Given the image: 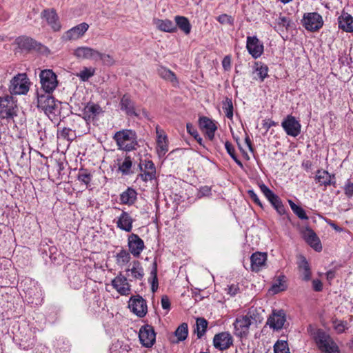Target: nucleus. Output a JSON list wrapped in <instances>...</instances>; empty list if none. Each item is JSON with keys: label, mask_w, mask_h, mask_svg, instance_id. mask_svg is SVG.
<instances>
[{"label": "nucleus", "mask_w": 353, "mask_h": 353, "mask_svg": "<svg viewBox=\"0 0 353 353\" xmlns=\"http://www.w3.org/2000/svg\"><path fill=\"white\" fill-rule=\"evenodd\" d=\"M261 321L256 310H250L245 315L239 316L236 318L234 325V334L239 338L245 337L249 333L250 327Z\"/></svg>", "instance_id": "f257e3e1"}, {"label": "nucleus", "mask_w": 353, "mask_h": 353, "mask_svg": "<svg viewBox=\"0 0 353 353\" xmlns=\"http://www.w3.org/2000/svg\"><path fill=\"white\" fill-rule=\"evenodd\" d=\"M113 139L116 141L119 150L130 152L135 150L138 145L137 136L132 130H122L117 132Z\"/></svg>", "instance_id": "f03ea898"}, {"label": "nucleus", "mask_w": 353, "mask_h": 353, "mask_svg": "<svg viewBox=\"0 0 353 353\" xmlns=\"http://www.w3.org/2000/svg\"><path fill=\"white\" fill-rule=\"evenodd\" d=\"M30 82L26 73H19L10 81L9 90L12 94H26L29 90Z\"/></svg>", "instance_id": "7ed1b4c3"}, {"label": "nucleus", "mask_w": 353, "mask_h": 353, "mask_svg": "<svg viewBox=\"0 0 353 353\" xmlns=\"http://www.w3.org/2000/svg\"><path fill=\"white\" fill-rule=\"evenodd\" d=\"M316 343L319 348L325 353H340L336 343L323 331H319L316 336Z\"/></svg>", "instance_id": "20e7f679"}, {"label": "nucleus", "mask_w": 353, "mask_h": 353, "mask_svg": "<svg viewBox=\"0 0 353 353\" xmlns=\"http://www.w3.org/2000/svg\"><path fill=\"white\" fill-rule=\"evenodd\" d=\"M41 88L44 92H53L57 87V75L52 70H43L39 74Z\"/></svg>", "instance_id": "39448f33"}, {"label": "nucleus", "mask_w": 353, "mask_h": 353, "mask_svg": "<svg viewBox=\"0 0 353 353\" xmlns=\"http://www.w3.org/2000/svg\"><path fill=\"white\" fill-rule=\"evenodd\" d=\"M17 108L12 97L7 95L0 97V117L2 119H12L17 116Z\"/></svg>", "instance_id": "423d86ee"}, {"label": "nucleus", "mask_w": 353, "mask_h": 353, "mask_svg": "<svg viewBox=\"0 0 353 353\" xmlns=\"http://www.w3.org/2000/svg\"><path fill=\"white\" fill-rule=\"evenodd\" d=\"M52 93L37 92V107L43 110L46 114L54 113L56 108V102Z\"/></svg>", "instance_id": "0eeeda50"}, {"label": "nucleus", "mask_w": 353, "mask_h": 353, "mask_svg": "<svg viewBox=\"0 0 353 353\" xmlns=\"http://www.w3.org/2000/svg\"><path fill=\"white\" fill-rule=\"evenodd\" d=\"M303 26L307 30L314 32L319 30L323 24L322 17L317 12H308L303 15Z\"/></svg>", "instance_id": "6e6552de"}, {"label": "nucleus", "mask_w": 353, "mask_h": 353, "mask_svg": "<svg viewBox=\"0 0 353 353\" xmlns=\"http://www.w3.org/2000/svg\"><path fill=\"white\" fill-rule=\"evenodd\" d=\"M139 337L144 347H151L156 341V334L153 327L150 325L142 326L139 332Z\"/></svg>", "instance_id": "1a4fd4ad"}, {"label": "nucleus", "mask_w": 353, "mask_h": 353, "mask_svg": "<svg viewBox=\"0 0 353 353\" xmlns=\"http://www.w3.org/2000/svg\"><path fill=\"white\" fill-rule=\"evenodd\" d=\"M129 307L139 317H143L147 313V304L140 295L132 296L129 301Z\"/></svg>", "instance_id": "9d476101"}, {"label": "nucleus", "mask_w": 353, "mask_h": 353, "mask_svg": "<svg viewBox=\"0 0 353 353\" xmlns=\"http://www.w3.org/2000/svg\"><path fill=\"white\" fill-rule=\"evenodd\" d=\"M281 126L289 136L296 137L301 132V125L292 115H288L282 121Z\"/></svg>", "instance_id": "9b49d317"}, {"label": "nucleus", "mask_w": 353, "mask_h": 353, "mask_svg": "<svg viewBox=\"0 0 353 353\" xmlns=\"http://www.w3.org/2000/svg\"><path fill=\"white\" fill-rule=\"evenodd\" d=\"M233 344L232 335L228 332L216 334L213 338L214 347L221 351L229 349Z\"/></svg>", "instance_id": "f8f14e48"}, {"label": "nucleus", "mask_w": 353, "mask_h": 353, "mask_svg": "<svg viewBox=\"0 0 353 353\" xmlns=\"http://www.w3.org/2000/svg\"><path fill=\"white\" fill-rule=\"evenodd\" d=\"M41 17L47 21V23L51 27L53 31L57 32L61 30V25L55 9H44L41 13Z\"/></svg>", "instance_id": "ddd939ff"}, {"label": "nucleus", "mask_w": 353, "mask_h": 353, "mask_svg": "<svg viewBox=\"0 0 353 353\" xmlns=\"http://www.w3.org/2000/svg\"><path fill=\"white\" fill-rule=\"evenodd\" d=\"M285 321L286 316L283 310H274L268 319L267 324L269 325L270 327L279 330L283 327Z\"/></svg>", "instance_id": "4468645a"}, {"label": "nucleus", "mask_w": 353, "mask_h": 353, "mask_svg": "<svg viewBox=\"0 0 353 353\" xmlns=\"http://www.w3.org/2000/svg\"><path fill=\"white\" fill-rule=\"evenodd\" d=\"M128 244L130 253L135 257H139L145 248L143 241L136 234L128 236Z\"/></svg>", "instance_id": "2eb2a0df"}, {"label": "nucleus", "mask_w": 353, "mask_h": 353, "mask_svg": "<svg viewBox=\"0 0 353 353\" xmlns=\"http://www.w3.org/2000/svg\"><path fill=\"white\" fill-rule=\"evenodd\" d=\"M303 237L305 241L316 252L322 250L321 241L313 230L306 228L302 232Z\"/></svg>", "instance_id": "dca6fc26"}, {"label": "nucleus", "mask_w": 353, "mask_h": 353, "mask_svg": "<svg viewBox=\"0 0 353 353\" xmlns=\"http://www.w3.org/2000/svg\"><path fill=\"white\" fill-rule=\"evenodd\" d=\"M246 48L249 53L255 59L259 57L263 52V46L256 37H248Z\"/></svg>", "instance_id": "f3484780"}, {"label": "nucleus", "mask_w": 353, "mask_h": 353, "mask_svg": "<svg viewBox=\"0 0 353 353\" xmlns=\"http://www.w3.org/2000/svg\"><path fill=\"white\" fill-rule=\"evenodd\" d=\"M112 285L121 295H128L130 293V285L127 278L121 273L112 281Z\"/></svg>", "instance_id": "a211bd4d"}, {"label": "nucleus", "mask_w": 353, "mask_h": 353, "mask_svg": "<svg viewBox=\"0 0 353 353\" xmlns=\"http://www.w3.org/2000/svg\"><path fill=\"white\" fill-rule=\"evenodd\" d=\"M89 25L83 22L66 31L64 34L65 40H76L81 37L88 30Z\"/></svg>", "instance_id": "6ab92c4d"}, {"label": "nucleus", "mask_w": 353, "mask_h": 353, "mask_svg": "<svg viewBox=\"0 0 353 353\" xmlns=\"http://www.w3.org/2000/svg\"><path fill=\"white\" fill-rule=\"evenodd\" d=\"M267 261L265 252H256L250 256L251 269L254 272L260 271L265 265Z\"/></svg>", "instance_id": "aec40b11"}, {"label": "nucleus", "mask_w": 353, "mask_h": 353, "mask_svg": "<svg viewBox=\"0 0 353 353\" xmlns=\"http://www.w3.org/2000/svg\"><path fill=\"white\" fill-rule=\"evenodd\" d=\"M315 179L320 185H333L336 186V181L334 174H330L326 170H319L316 172Z\"/></svg>", "instance_id": "412c9836"}, {"label": "nucleus", "mask_w": 353, "mask_h": 353, "mask_svg": "<svg viewBox=\"0 0 353 353\" xmlns=\"http://www.w3.org/2000/svg\"><path fill=\"white\" fill-rule=\"evenodd\" d=\"M102 112L101 108L94 103H88L83 110V119L86 121L93 120Z\"/></svg>", "instance_id": "4be33fe9"}, {"label": "nucleus", "mask_w": 353, "mask_h": 353, "mask_svg": "<svg viewBox=\"0 0 353 353\" xmlns=\"http://www.w3.org/2000/svg\"><path fill=\"white\" fill-rule=\"evenodd\" d=\"M74 55L79 59L97 61L99 51L89 47H79L75 50Z\"/></svg>", "instance_id": "5701e85b"}, {"label": "nucleus", "mask_w": 353, "mask_h": 353, "mask_svg": "<svg viewBox=\"0 0 353 353\" xmlns=\"http://www.w3.org/2000/svg\"><path fill=\"white\" fill-rule=\"evenodd\" d=\"M120 108L129 116H138V114L135 112L134 102L127 94H124L121 99Z\"/></svg>", "instance_id": "b1692460"}, {"label": "nucleus", "mask_w": 353, "mask_h": 353, "mask_svg": "<svg viewBox=\"0 0 353 353\" xmlns=\"http://www.w3.org/2000/svg\"><path fill=\"white\" fill-rule=\"evenodd\" d=\"M132 223L133 219L130 215L126 212H123L117 222V225L121 230L130 232L132 228Z\"/></svg>", "instance_id": "393cba45"}, {"label": "nucleus", "mask_w": 353, "mask_h": 353, "mask_svg": "<svg viewBox=\"0 0 353 353\" xmlns=\"http://www.w3.org/2000/svg\"><path fill=\"white\" fill-rule=\"evenodd\" d=\"M339 27L347 32H353V17L346 12H343L339 17Z\"/></svg>", "instance_id": "a878e982"}, {"label": "nucleus", "mask_w": 353, "mask_h": 353, "mask_svg": "<svg viewBox=\"0 0 353 353\" xmlns=\"http://www.w3.org/2000/svg\"><path fill=\"white\" fill-rule=\"evenodd\" d=\"M126 272H130L132 277L137 280H142L144 276V271L141 263L137 260L133 261L130 264V266L126 270Z\"/></svg>", "instance_id": "bb28decb"}, {"label": "nucleus", "mask_w": 353, "mask_h": 353, "mask_svg": "<svg viewBox=\"0 0 353 353\" xmlns=\"http://www.w3.org/2000/svg\"><path fill=\"white\" fill-rule=\"evenodd\" d=\"M298 268L302 279L305 281H310L311 279L312 272L310 265L305 257L303 256L300 257Z\"/></svg>", "instance_id": "cd10ccee"}, {"label": "nucleus", "mask_w": 353, "mask_h": 353, "mask_svg": "<svg viewBox=\"0 0 353 353\" xmlns=\"http://www.w3.org/2000/svg\"><path fill=\"white\" fill-rule=\"evenodd\" d=\"M154 23L156 25L157 28L163 32H174L176 30L175 24L169 19H154Z\"/></svg>", "instance_id": "c85d7f7f"}, {"label": "nucleus", "mask_w": 353, "mask_h": 353, "mask_svg": "<svg viewBox=\"0 0 353 353\" xmlns=\"http://www.w3.org/2000/svg\"><path fill=\"white\" fill-rule=\"evenodd\" d=\"M137 192L131 188H128L125 191L120 194V201L122 204L132 205L137 199Z\"/></svg>", "instance_id": "c756f323"}, {"label": "nucleus", "mask_w": 353, "mask_h": 353, "mask_svg": "<svg viewBox=\"0 0 353 353\" xmlns=\"http://www.w3.org/2000/svg\"><path fill=\"white\" fill-rule=\"evenodd\" d=\"M16 42L19 48L24 50H30L37 46V42L34 40L25 36L18 37Z\"/></svg>", "instance_id": "7c9ffc66"}, {"label": "nucleus", "mask_w": 353, "mask_h": 353, "mask_svg": "<svg viewBox=\"0 0 353 353\" xmlns=\"http://www.w3.org/2000/svg\"><path fill=\"white\" fill-rule=\"evenodd\" d=\"M158 74L162 79L172 83L173 85H178L179 82L176 74L168 68L163 66L160 67L158 69Z\"/></svg>", "instance_id": "2f4dec72"}, {"label": "nucleus", "mask_w": 353, "mask_h": 353, "mask_svg": "<svg viewBox=\"0 0 353 353\" xmlns=\"http://www.w3.org/2000/svg\"><path fill=\"white\" fill-rule=\"evenodd\" d=\"M174 20L176 27H179L185 34L190 33L192 26L188 18L183 16H176Z\"/></svg>", "instance_id": "473e14b6"}, {"label": "nucleus", "mask_w": 353, "mask_h": 353, "mask_svg": "<svg viewBox=\"0 0 353 353\" xmlns=\"http://www.w3.org/2000/svg\"><path fill=\"white\" fill-rule=\"evenodd\" d=\"M167 137L165 135L159 134L157 141V150L159 157L165 155L168 151Z\"/></svg>", "instance_id": "72a5a7b5"}, {"label": "nucleus", "mask_w": 353, "mask_h": 353, "mask_svg": "<svg viewBox=\"0 0 353 353\" xmlns=\"http://www.w3.org/2000/svg\"><path fill=\"white\" fill-rule=\"evenodd\" d=\"M208 325V322L204 318L199 317L196 319L194 332L196 333L199 339H201L205 334Z\"/></svg>", "instance_id": "f704fd0d"}, {"label": "nucleus", "mask_w": 353, "mask_h": 353, "mask_svg": "<svg viewBox=\"0 0 353 353\" xmlns=\"http://www.w3.org/2000/svg\"><path fill=\"white\" fill-rule=\"evenodd\" d=\"M256 79H259L261 81H263L268 77V68L266 65L261 63H255Z\"/></svg>", "instance_id": "c9c22d12"}, {"label": "nucleus", "mask_w": 353, "mask_h": 353, "mask_svg": "<svg viewBox=\"0 0 353 353\" xmlns=\"http://www.w3.org/2000/svg\"><path fill=\"white\" fill-rule=\"evenodd\" d=\"M92 179V175L90 171L86 169L79 170L77 174V179L82 183L85 184L87 188L90 185Z\"/></svg>", "instance_id": "e433bc0d"}, {"label": "nucleus", "mask_w": 353, "mask_h": 353, "mask_svg": "<svg viewBox=\"0 0 353 353\" xmlns=\"http://www.w3.org/2000/svg\"><path fill=\"white\" fill-rule=\"evenodd\" d=\"M149 281L151 282V290L153 292H156L158 288V279H157V264L154 261L152 265V269L150 272V277Z\"/></svg>", "instance_id": "4c0bfd02"}, {"label": "nucleus", "mask_w": 353, "mask_h": 353, "mask_svg": "<svg viewBox=\"0 0 353 353\" xmlns=\"http://www.w3.org/2000/svg\"><path fill=\"white\" fill-rule=\"evenodd\" d=\"M199 125L201 128L205 130V132L209 130H216L217 129V127L213 121L206 117H202L199 119Z\"/></svg>", "instance_id": "58836bf2"}, {"label": "nucleus", "mask_w": 353, "mask_h": 353, "mask_svg": "<svg viewBox=\"0 0 353 353\" xmlns=\"http://www.w3.org/2000/svg\"><path fill=\"white\" fill-rule=\"evenodd\" d=\"M128 345H124L122 341H117L110 347L111 353H128L130 350Z\"/></svg>", "instance_id": "ea45409f"}, {"label": "nucleus", "mask_w": 353, "mask_h": 353, "mask_svg": "<svg viewBox=\"0 0 353 353\" xmlns=\"http://www.w3.org/2000/svg\"><path fill=\"white\" fill-rule=\"evenodd\" d=\"M174 334L177 337L178 341H184L188 334V324L185 323H181L176 330Z\"/></svg>", "instance_id": "a19ab883"}, {"label": "nucleus", "mask_w": 353, "mask_h": 353, "mask_svg": "<svg viewBox=\"0 0 353 353\" xmlns=\"http://www.w3.org/2000/svg\"><path fill=\"white\" fill-rule=\"evenodd\" d=\"M289 205L293 211V212L302 220H307L308 216H307L305 210L300 206L295 204L292 200H288Z\"/></svg>", "instance_id": "79ce46f5"}, {"label": "nucleus", "mask_w": 353, "mask_h": 353, "mask_svg": "<svg viewBox=\"0 0 353 353\" xmlns=\"http://www.w3.org/2000/svg\"><path fill=\"white\" fill-rule=\"evenodd\" d=\"M132 162L130 156H126L123 161L119 165V170L123 174L128 175L130 173Z\"/></svg>", "instance_id": "37998d69"}, {"label": "nucleus", "mask_w": 353, "mask_h": 353, "mask_svg": "<svg viewBox=\"0 0 353 353\" xmlns=\"http://www.w3.org/2000/svg\"><path fill=\"white\" fill-rule=\"evenodd\" d=\"M223 110L225 114V116L230 119H232L233 117V103L232 99L226 97L225 99L223 101Z\"/></svg>", "instance_id": "c03bdc74"}, {"label": "nucleus", "mask_w": 353, "mask_h": 353, "mask_svg": "<svg viewBox=\"0 0 353 353\" xmlns=\"http://www.w3.org/2000/svg\"><path fill=\"white\" fill-rule=\"evenodd\" d=\"M117 263L119 265H124L127 264L130 260V254L125 250H121L116 256Z\"/></svg>", "instance_id": "a18cd8bd"}, {"label": "nucleus", "mask_w": 353, "mask_h": 353, "mask_svg": "<svg viewBox=\"0 0 353 353\" xmlns=\"http://www.w3.org/2000/svg\"><path fill=\"white\" fill-rule=\"evenodd\" d=\"M225 149L227 150V152L231 157V158L234 161V162L239 166H240L241 168H243V163L238 159L237 156L236 155L235 150H234V148L233 147L232 144L230 142H229V141H226L225 143Z\"/></svg>", "instance_id": "49530a36"}, {"label": "nucleus", "mask_w": 353, "mask_h": 353, "mask_svg": "<svg viewBox=\"0 0 353 353\" xmlns=\"http://www.w3.org/2000/svg\"><path fill=\"white\" fill-rule=\"evenodd\" d=\"M275 197V199H270L269 201L270 203L272 204V205L274 207V208L276 210V212L282 215V214H284L285 213V208L283 205V204L282 203V201L281 200V199L277 196H274Z\"/></svg>", "instance_id": "de8ad7c7"}, {"label": "nucleus", "mask_w": 353, "mask_h": 353, "mask_svg": "<svg viewBox=\"0 0 353 353\" xmlns=\"http://www.w3.org/2000/svg\"><path fill=\"white\" fill-rule=\"evenodd\" d=\"M186 128L188 132L195 139L198 143L205 148V146L203 144V139L199 136L197 130L193 126V125L190 123H188Z\"/></svg>", "instance_id": "09e8293b"}, {"label": "nucleus", "mask_w": 353, "mask_h": 353, "mask_svg": "<svg viewBox=\"0 0 353 353\" xmlns=\"http://www.w3.org/2000/svg\"><path fill=\"white\" fill-rule=\"evenodd\" d=\"M292 24V21L287 17L280 15L277 19V25L281 30H288Z\"/></svg>", "instance_id": "8fccbe9b"}, {"label": "nucleus", "mask_w": 353, "mask_h": 353, "mask_svg": "<svg viewBox=\"0 0 353 353\" xmlns=\"http://www.w3.org/2000/svg\"><path fill=\"white\" fill-rule=\"evenodd\" d=\"M95 70L92 68H84L77 76L83 81H88L90 77L94 76Z\"/></svg>", "instance_id": "3c124183"}, {"label": "nucleus", "mask_w": 353, "mask_h": 353, "mask_svg": "<svg viewBox=\"0 0 353 353\" xmlns=\"http://www.w3.org/2000/svg\"><path fill=\"white\" fill-rule=\"evenodd\" d=\"M285 276H279L274 281L272 287L274 293H278L279 292L285 290Z\"/></svg>", "instance_id": "603ef678"}, {"label": "nucleus", "mask_w": 353, "mask_h": 353, "mask_svg": "<svg viewBox=\"0 0 353 353\" xmlns=\"http://www.w3.org/2000/svg\"><path fill=\"white\" fill-rule=\"evenodd\" d=\"M274 353H290L286 341H278L274 345Z\"/></svg>", "instance_id": "864d4df0"}, {"label": "nucleus", "mask_w": 353, "mask_h": 353, "mask_svg": "<svg viewBox=\"0 0 353 353\" xmlns=\"http://www.w3.org/2000/svg\"><path fill=\"white\" fill-rule=\"evenodd\" d=\"M101 60L104 65H112L114 63V60L112 56L108 54H103L99 52L97 61Z\"/></svg>", "instance_id": "5fc2aeb1"}, {"label": "nucleus", "mask_w": 353, "mask_h": 353, "mask_svg": "<svg viewBox=\"0 0 353 353\" xmlns=\"http://www.w3.org/2000/svg\"><path fill=\"white\" fill-rule=\"evenodd\" d=\"M60 136L68 141L73 140L74 134L70 128H64L60 132Z\"/></svg>", "instance_id": "6e6d98bb"}, {"label": "nucleus", "mask_w": 353, "mask_h": 353, "mask_svg": "<svg viewBox=\"0 0 353 353\" xmlns=\"http://www.w3.org/2000/svg\"><path fill=\"white\" fill-rule=\"evenodd\" d=\"M217 21L221 24L232 25L233 23V19L232 18V17L226 14L219 15L217 17Z\"/></svg>", "instance_id": "4d7b16f0"}, {"label": "nucleus", "mask_w": 353, "mask_h": 353, "mask_svg": "<svg viewBox=\"0 0 353 353\" xmlns=\"http://www.w3.org/2000/svg\"><path fill=\"white\" fill-rule=\"evenodd\" d=\"M156 174L152 171L143 170V173L139 174V177L145 182L151 181L155 178Z\"/></svg>", "instance_id": "13d9d810"}, {"label": "nucleus", "mask_w": 353, "mask_h": 353, "mask_svg": "<svg viewBox=\"0 0 353 353\" xmlns=\"http://www.w3.org/2000/svg\"><path fill=\"white\" fill-rule=\"evenodd\" d=\"M333 325L337 333H342L345 330V324L343 321L335 320L333 321Z\"/></svg>", "instance_id": "bf43d9fd"}, {"label": "nucleus", "mask_w": 353, "mask_h": 353, "mask_svg": "<svg viewBox=\"0 0 353 353\" xmlns=\"http://www.w3.org/2000/svg\"><path fill=\"white\" fill-rule=\"evenodd\" d=\"M344 191L347 196H353V183L348 180L345 185Z\"/></svg>", "instance_id": "052dcab7"}, {"label": "nucleus", "mask_w": 353, "mask_h": 353, "mask_svg": "<svg viewBox=\"0 0 353 353\" xmlns=\"http://www.w3.org/2000/svg\"><path fill=\"white\" fill-rule=\"evenodd\" d=\"M248 195L250 196V199L256 203L258 205H259L261 208H263V205L260 201V199H259L258 196L256 195V194L254 192V190H249L248 191Z\"/></svg>", "instance_id": "680f3d73"}, {"label": "nucleus", "mask_w": 353, "mask_h": 353, "mask_svg": "<svg viewBox=\"0 0 353 353\" xmlns=\"http://www.w3.org/2000/svg\"><path fill=\"white\" fill-rule=\"evenodd\" d=\"M144 170L146 171H152L153 173L156 174V168L154 164L152 161H145L144 163Z\"/></svg>", "instance_id": "e2e57ef3"}, {"label": "nucleus", "mask_w": 353, "mask_h": 353, "mask_svg": "<svg viewBox=\"0 0 353 353\" xmlns=\"http://www.w3.org/2000/svg\"><path fill=\"white\" fill-rule=\"evenodd\" d=\"M228 293L231 296H235L239 292V288L237 284H232L228 287Z\"/></svg>", "instance_id": "0e129e2a"}, {"label": "nucleus", "mask_w": 353, "mask_h": 353, "mask_svg": "<svg viewBox=\"0 0 353 353\" xmlns=\"http://www.w3.org/2000/svg\"><path fill=\"white\" fill-rule=\"evenodd\" d=\"M161 306L164 310H170V301L168 296L164 295L161 297Z\"/></svg>", "instance_id": "69168bd1"}, {"label": "nucleus", "mask_w": 353, "mask_h": 353, "mask_svg": "<svg viewBox=\"0 0 353 353\" xmlns=\"http://www.w3.org/2000/svg\"><path fill=\"white\" fill-rule=\"evenodd\" d=\"M312 288L316 292H321L323 290L322 282L319 279H314L312 281Z\"/></svg>", "instance_id": "338daca9"}, {"label": "nucleus", "mask_w": 353, "mask_h": 353, "mask_svg": "<svg viewBox=\"0 0 353 353\" xmlns=\"http://www.w3.org/2000/svg\"><path fill=\"white\" fill-rule=\"evenodd\" d=\"M211 188L208 186L201 187L199 190V195L200 197L206 196L210 194Z\"/></svg>", "instance_id": "774afa93"}]
</instances>
